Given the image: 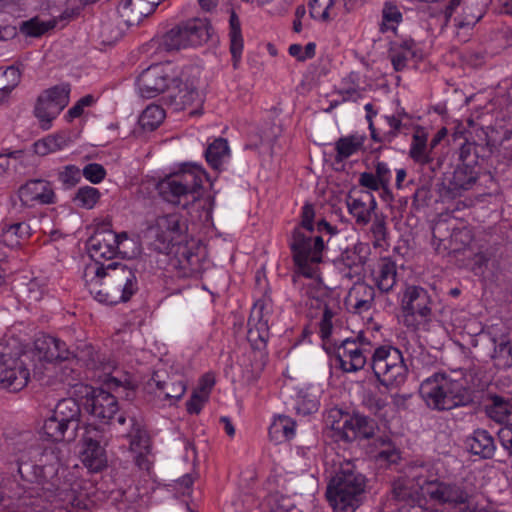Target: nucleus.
<instances>
[{"mask_svg": "<svg viewBox=\"0 0 512 512\" xmlns=\"http://www.w3.org/2000/svg\"><path fill=\"white\" fill-rule=\"evenodd\" d=\"M83 278L90 294L110 305L130 300L139 289L137 270L120 262L87 265Z\"/></svg>", "mask_w": 512, "mask_h": 512, "instance_id": "nucleus-1", "label": "nucleus"}, {"mask_svg": "<svg viewBox=\"0 0 512 512\" xmlns=\"http://www.w3.org/2000/svg\"><path fill=\"white\" fill-rule=\"evenodd\" d=\"M419 393L429 408L438 411L467 406L473 402V390L461 373H435L421 383Z\"/></svg>", "mask_w": 512, "mask_h": 512, "instance_id": "nucleus-2", "label": "nucleus"}, {"mask_svg": "<svg viewBox=\"0 0 512 512\" xmlns=\"http://www.w3.org/2000/svg\"><path fill=\"white\" fill-rule=\"evenodd\" d=\"M366 479L356 471L354 464L346 462L327 486L326 497L330 505L341 512H354L360 505Z\"/></svg>", "mask_w": 512, "mask_h": 512, "instance_id": "nucleus-3", "label": "nucleus"}, {"mask_svg": "<svg viewBox=\"0 0 512 512\" xmlns=\"http://www.w3.org/2000/svg\"><path fill=\"white\" fill-rule=\"evenodd\" d=\"M202 174L196 166L172 173L157 183L158 193L166 202L187 208L200 197Z\"/></svg>", "mask_w": 512, "mask_h": 512, "instance_id": "nucleus-4", "label": "nucleus"}, {"mask_svg": "<svg viewBox=\"0 0 512 512\" xmlns=\"http://www.w3.org/2000/svg\"><path fill=\"white\" fill-rule=\"evenodd\" d=\"M17 340L0 341V387L11 392L22 390L29 381L30 371Z\"/></svg>", "mask_w": 512, "mask_h": 512, "instance_id": "nucleus-5", "label": "nucleus"}, {"mask_svg": "<svg viewBox=\"0 0 512 512\" xmlns=\"http://www.w3.org/2000/svg\"><path fill=\"white\" fill-rule=\"evenodd\" d=\"M296 271L306 278H314L322 262L324 241L321 236L313 237L301 228L295 227L288 240Z\"/></svg>", "mask_w": 512, "mask_h": 512, "instance_id": "nucleus-6", "label": "nucleus"}, {"mask_svg": "<svg viewBox=\"0 0 512 512\" xmlns=\"http://www.w3.org/2000/svg\"><path fill=\"white\" fill-rule=\"evenodd\" d=\"M81 408L74 398L61 399L43 425L44 434L52 441H73L80 427Z\"/></svg>", "mask_w": 512, "mask_h": 512, "instance_id": "nucleus-7", "label": "nucleus"}, {"mask_svg": "<svg viewBox=\"0 0 512 512\" xmlns=\"http://www.w3.org/2000/svg\"><path fill=\"white\" fill-rule=\"evenodd\" d=\"M421 489L430 501L459 512L469 507L475 499L474 488L464 481L426 480Z\"/></svg>", "mask_w": 512, "mask_h": 512, "instance_id": "nucleus-8", "label": "nucleus"}, {"mask_svg": "<svg viewBox=\"0 0 512 512\" xmlns=\"http://www.w3.org/2000/svg\"><path fill=\"white\" fill-rule=\"evenodd\" d=\"M212 33L207 19L194 18L169 30L162 38L161 45L166 51H178L206 43Z\"/></svg>", "mask_w": 512, "mask_h": 512, "instance_id": "nucleus-9", "label": "nucleus"}, {"mask_svg": "<svg viewBox=\"0 0 512 512\" xmlns=\"http://www.w3.org/2000/svg\"><path fill=\"white\" fill-rule=\"evenodd\" d=\"M371 367L379 382L384 386L403 383L407 375L401 351L390 345L379 346L371 358Z\"/></svg>", "mask_w": 512, "mask_h": 512, "instance_id": "nucleus-10", "label": "nucleus"}, {"mask_svg": "<svg viewBox=\"0 0 512 512\" xmlns=\"http://www.w3.org/2000/svg\"><path fill=\"white\" fill-rule=\"evenodd\" d=\"M70 85L61 84L47 89L38 97L35 115L45 130L51 127V122L69 103Z\"/></svg>", "mask_w": 512, "mask_h": 512, "instance_id": "nucleus-11", "label": "nucleus"}, {"mask_svg": "<svg viewBox=\"0 0 512 512\" xmlns=\"http://www.w3.org/2000/svg\"><path fill=\"white\" fill-rule=\"evenodd\" d=\"M83 464L92 472H99L107 465V456L102 443L105 441L104 432L96 426L87 425L83 434Z\"/></svg>", "mask_w": 512, "mask_h": 512, "instance_id": "nucleus-12", "label": "nucleus"}, {"mask_svg": "<svg viewBox=\"0 0 512 512\" xmlns=\"http://www.w3.org/2000/svg\"><path fill=\"white\" fill-rule=\"evenodd\" d=\"M122 435L130 440V449L139 454L148 453L151 439L141 417L130 412H122L116 418Z\"/></svg>", "mask_w": 512, "mask_h": 512, "instance_id": "nucleus-13", "label": "nucleus"}, {"mask_svg": "<svg viewBox=\"0 0 512 512\" xmlns=\"http://www.w3.org/2000/svg\"><path fill=\"white\" fill-rule=\"evenodd\" d=\"M477 179V168L458 164L452 173L444 174L439 184V194L447 199L456 198L471 189Z\"/></svg>", "mask_w": 512, "mask_h": 512, "instance_id": "nucleus-14", "label": "nucleus"}, {"mask_svg": "<svg viewBox=\"0 0 512 512\" xmlns=\"http://www.w3.org/2000/svg\"><path fill=\"white\" fill-rule=\"evenodd\" d=\"M127 234H117L111 230H97L88 240V251L91 258L99 264L101 259H112L117 253L120 244L127 240Z\"/></svg>", "mask_w": 512, "mask_h": 512, "instance_id": "nucleus-15", "label": "nucleus"}, {"mask_svg": "<svg viewBox=\"0 0 512 512\" xmlns=\"http://www.w3.org/2000/svg\"><path fill=\"white\" fill-rule=\"evenodd\" d=\"M171 80L167 68L156 64L145 69L139 75L137 84L142 97L154 98L161 93L166 94Z\"/></svg>", "mask_w": 512, "mask_h": 512, "instance_id": "nucleus-16", "label": "nucleus"}, {"mask_svg": "<svg viewBox=\"0 0 512 512\" xmlns=\"http://www.w3.org/2000/svg\"><path fill=\"white\" fill-rule=\"evenodd\" d=\"M493 342L496 344L492 356L494 365L499 369L512 367V346L510 344L512 331L505 322H497L489 331Z\"/></svg>", "mask_w": 512, "mask_h": 512, "instance_id": "nucleus-17", "label": "nucleus"}, {"mask_svg": "<svg viewBox=\"0 0 512 512\" xmlns=\"http://www.w3.org/2000/svg\"><path fill=\"white\" fill-rule=\"evenodd\" d=\"M76 365L74 359L53 363L45 368L41 381L53 388L59 385L75 386L80 380V371Z\"/></svg>", "mask_w": 512, "mask_h": 512, "instance_id": "nucleus-18", "label": "nucleus"}, {"mask_svg": "<svg viewBox=\"0 0 512 512\" xmlns=\"http://www.w3.org/2000/svg\"><path fill=\"white\" fill-rule=\"evenodd\" d=\"M361 1L362 0H310L308 3L310 17L321 22H329L342 13L351 12Z\"/></svg>", "mask_w": 512, "mask_h": 512, "instance_id": "nucleus-19", "label": "nucleus"}, {"mask_svg": "<svg viewBox=\"0 0 512 512\" xmlns=\"http://www.w3.org/2000/svg\"><path fill=\"white\" fill-rule=\"evenodd\" d=\"M86 407L94 417L105 423L116 421L115 415L119 410L116 397L102 388L93 389L91 397L87 399Z\"/></svg>", "mask_w": 512, "mask_h": 512, "instance_id": "nucleus-20", "label": "nucleus"}, {"mask_svg": "<svg viewBox=\"0 0 512 512\" xmlns=\"http://www.w3.org/2000/svg\"><path fill=\"white\" fill-rule=\"evenodd\" d=\"M431 299L428 292L419 286H409L406 288L401 307L405 317L426 318L431 312Z\"/></svg>", "mask_w": 512, "mask_h": 512, "instance_id": "nucleus-21", "label": "nucleus"}, {"mask_svg": "<svg viewBox=\"0 0 512 512\" xmlns=\"http://www.w3.org/2000/svg\"><path fill=\"white\" fill-rule=\"evenodd\" d=\"M44 490L48 501L59 502L68 512L86 506L84 494L78 492L72 484L64 482L61 486H56L54 483H48Z\"/></svg>", "mask_w": 512, "mask_h": 512, "instance_id": "nucleus-22", "label": "nucleus"}, {"mask_svg": "<svg viewBox=\"0 0 512 512\" xmlns=\"http://www.w3.org/2000/svg\"><path fill=\"white\" fill-rule=\"evenodd\" d=\"M198 90L192 83H184L180 79L172 78L163 100L175 110H183L198 99Z\"/></svg>", "mask_w": 512, "mask_h": 512, "instance_id": "nucleus-23", "label": "nucleus"}, {"mask_svg": "<svg viewBox=\"0 0 512 512\" xmlns=\"http://www.w3.org/2000/svg\"><path fill=\"white\" fill-rule=\"evenodd\" d=\"M35 347L44 360L50 364L58 361L74 359V351H70L67 344L59 338L44 335L36 339Z\"/></svg>", "mask_w": 512, "mask_h": 512, "instance_id": "nucleus-24", "label": "nucleus"}, {"mask_svg": "<svg viewBox=\"0 0 512 512\" xmlns=\"http://www.w3.org/2000/svg\"><path fill=\"white\" fill-rule=\"evenodd\" d=\"M346 202L349 213L355 218L358 225L364 226L371 221V214L377 207V202L371 192L360 191L358 195L350 193Z\"/></svg>", "mask_w": 512, "mask_h": 512, "instance_id": "nucleus-25", "label": "nucleus"}, {"mask_svg": "<svg viewBox=\"0 0 512 512\" xmlns=\"http://www.w3.org/2000/svg\"><path fill=\"white\" fill-rule=\"evenodd\" d=\"M19 197L25 204H52L55 200V193L50 182L34 179L20 187Z\"/></svg>", "mask_w": 512, "mask_h": 512, "instance_id": "nucleus-26", "label": "nucleus"}, {"mask_svg": "<svg viewBox=\"0 0 512 512\" xmlns=\"http://www.w3.org/2000/svg\"><path fill=\"white\" fill-rule=\"evenodd\" d=\"M151 229L155 232L156 239L168 246L185 231L186 226L181 215L171 213L157 217Z\"/></svg>", "mask_w": 512, "mask_h": 512, "instance_id": "nucleus-27", "label": "nucleus"}, {"mask_svg": "<svg viewBox=\"0 0 512 512\" xmlns=\"http://www.w3.org/2000/svg\"><path fill=\"white\" fill-rule=\"evenodd\" d=\"M155 8L149 0H122L117 10L127 26H134L149 16Z\"/></svg>", "mask_w": 512, "mask_h": 512, "instance_id": "nucleus-28", "label": "nucleus"}, {"mask_svg": "<svg viewBox=\"0 0 512 512\" xmlns=\"http://www.w3.org/2000/svg\"><path fill=\"white\" fill-rule=\"evenodd\" d=\"M151 381L160 391L159 395H163L167 400L177 401L186 391V384L180 375L169 376L165 371H156L152 375Z\"/></svg>", "mask_w": 512, "mask_h": 512, "instance_id": "nucleus-29", "label": "nucleus"}, {"mask_svg": "<svg viewBox=\"0 0 512 512\" xmlns=\"http://www.w3.org/2000/svg\"><path fill=\"white\" fill-rule=\"evenodd\" d=\"M340 307L335 301H325L317 297L306 299L302 315L308 320H331L339 316Z\"/></svg>", "mask_w": 512, "mask_h": 512, "instance_id": "nucleus-30", "label": "nucleus"}, {"mask_svg": "<svg viewBox=\"0 0 512 512\" xmlns=\"http://www.w3.org/2000/svg\"><path fill=\"white\" fill-rule=\"evenodd\" d=\"M374 288L365 282L357 281L349 290L345 304L348 308L353 309L355 313L366 311L370 308L374 299Z\"/></svg>", "mask_w": 512, "mask_h": 512, "instance_id": "nucleus-31", "label": "nucleus"}, {"mask_svg": "<svg viewBox=\"0 0 512 512\" xmlns=\"http://www.w3.org/2000/svg\"><path fill=\"white\" fill-rule=\"evenodd\" d=\"M484 411L487 417L496 423H506L512 416V397L489 394L484 404Z\"/></svg>", "mask_w": 512, "mask_h": 512, "instance_id": "nucleus-32", "label": "nucleus"}, {"mask_svg": "<svg viewBox=\"0 0 512 512\" xmlns=\"http://www.w3.org/2000/svg\"><path fill=\"white\" fill-rule=\"evenodd\" d=\"M388 57L391 60L395 71H402L406 68L409 60L420 57L419 50L413 40L393 42L388 50Z\"/></svg>", "mask_w": 512, "mask_h": 512, "instance_id": "nucleus-33", "label": "nucleus"}, {"mask_svg": "<svg viewBox=\"0 0 512 512\" xmlns=\"http://www.w3.org/2000/svg\"><path fill=\"white\" fill-rule=\"evenodd\" d=\"M371 248L369 244L358 242L351 248L345 249L341 254V261L355 275L360 276L364 271V266L369 260Z\"/></svg>", "mask_w": 512, "mask_h": 512, "instance_id": "nucleus-34", "label": "nucleus"}, {"mask_svg": "<svg viewBox=\"0 0 512 512\" xmlns=\"http://www.w3.org/2000/svg\"><path fill=\"white\" fill-rule=\"evenodd\" d=\"M471 453L483 459H490L495 452L493 437L484 429H477L466 441Z\"/></svg>", "mask_w": 512, "mask_h": 512, "instance_id": "nucleus-35", "label": "nucleus"}, {"mask_svg": "<svg viewBox=\"0 0 512 512\" xmlns=\"http://www.w3.org/2000/svg\"><path fill=\"white\" fill-rule=\"evenodd\" d=\"M396 263L390 258H382L378 264L377 270L373 272L374 282L377 288L388 293L396 283Z\"/></svg>", "mask_w": 512, "mask_h": 512, "instance_id": "nucleus-36", "label": "nucleus"}, {"mask_svg": "<svg viewBox=\"0 0 512 512\" xmlns=\"http://www.w3.org/2000/svg\"><path fill=\"white\" fill-rule=\"evenodd\" d=\"M31 228L25 222H4L0 234L1 242L10 248L20 245L22 240L30 236Z\"/></svg>", "mask_w": 512, "mask_h": 512, "instance_id": "nucleus-37", "label": "nucleus"}, {"mask_svg": "<svg viewBox=\"0 0 512 512\" xmlns=\"http://www.w3.org/2000/svg\"><path fill=\"white\" fill-rule=\"evenodd\" d=\"M205 158L210 167L221 171L230 159V149L226 139H215L205 151Z\"/></svg>", "mask_w": 512, "mask_h": 512, "instance_id": "nucleus-38", "label": "nucleus"}, {"mask_svg": "<svg viewBox=\"0 0 512 512\" xmlns=\"http://www.w3.org/2000/svg\"><path fill=\"white\" fill-rule=\"evenodd\" d=\"M177 262L184 277H192L202 269L201 257L187 246L179 247Z\"/></svg>", "mask_w": 512, "mask_h": 512, "instance_id": "nucleus-39", "label": "nucleus"}, {"mask_svg": "<svg viewBox=\"0 0 512 512\" xmlns=\"http://www.w3.org/2000/svg\"><path fill=\"white\" fill-rule=\"evenodd\" d=\"M335 359L344 372H356L364 368L367 358L363 350L336 351Z\"/></svg>", "mask_w": 512, "mask_h": 512, "instance_id": "nucleus-40", "label": "nucleus"}, {"mask_svg": "<svg viewBox=\"0 0 512 512\" xmlns=\"http://www.w3.org/2000/svg\"><path fill=\"white\" fill-rule=\"evenodd\" d=\"M229 25H230V52L232 54L233 59V66L234 68L237 67V64L239 63L242 55L243 50V38L241 34V24L240 20L235 13V11H231L230 19H229Z\"/></svg>", "mask_w": 512, "mask_h": 512, "instance_id": "nucleus-41", "label": "nucleus"}, {"mask_svg": "<svg viewBox=\"0 0 512 512\" xmlns=\"http://www.w3.org/2000/svg\"><path fill=\"white\" fill-rule=\"evenodd\" d=\"M354 416L355 414L342 413L339 410L333 412L329 416L333 418L331 423L332 430H334L344 441L350 442L355 440V432H353L351 427L354 425Z\"/></svg>", "mask_w": 512, "mask_h": 512, "instance_id": "nucleus-42", "label": "nucleus"}, {"mask_svg": "<svg viewBox=\"0 0 512 512\" xmlns=\"http://www.w3.org/2000/svg\"><path fill=\"white\" fill-rule=\"evenodd\" d=\"M296 422L288 416H278L269 428V435L275 441L289 440L295 435Z\"/></svg>", "mask_w": 512, "mask_h": 512, "instance_id": "nucleus-43", "label": "nucleus"}, {"mask_svg": "<svg viewBox=\"0 0 512 512\" xmlns=\"http://www.w3.org/2000/svg\"><path fill=\"white\" fill-rule=\"evenodd\" d=\"M268 338V322H248L247 340L253 349H263Z\"/></svg>", "mask_w": 512, "mask_h": 512, "instance_id": "nucleus-44", "label": "nucleus"}, {"mask_svg": "<svg viewBox=\"0 0 512 512\" xmlns=\"http://www.w3.org/2000/svg\"><path fill=\"white\" fill-rule=\"evenodd\" d=\"M165 111L158 105H149L139 117V124L144 130H155L164 120Z\"/></svg>", "mask_w": 512, "mask_h": 512, "instance_id": "nucleus-45", "label": "nucleus"}, {"mask_svg": "<svg viewBox=\"0 0 512 512\" xmlns=\"http://www.w3.org/2000/svg\"><path fill=\"white\" fill-rule=\"evenodd\" d=\"M402 21V14L396 5L386 2L382 9V20L379 30L382 33L395 32L398 24Z\"/></svg>", "mask_w": 512, "mask_h": 512, "instance_id": "nucleus-46", "label": "nucleus"}, {"mask_svg": "<svg viewBox=\"0 0 512 512\" xmlns=\"http://www.w3.org/2000/svg\"><path fill=\"white\" fill-rule=\"evenodd\" d=\"M362 142L355 136L341 137L335 143V160L341 162L360 150Z\"/></svg>", "mask_w": 512, "mask_h": 512, "instance_id": "nucleus-47", "label": "nucleus"}, {"mask_svg": "<svg viewBox=\"0 0 512 512\" xmlns=\"http://www.w3.org/2000/svg\"><path fill=\"white\" fill-rule=\"evenodd\" d=\"M429 154L427 150V133L421 127H417L413 134L412 143L409 150V156L419 163L425 160V155Z\"/></svg>", "mask_w": 512, "mask_h": 512, "instance_id": "nucleus-48", "label": "nucleus"}, {"mask_svg": "<svg viewBox=\"0 0 512 512\" xmlns=\"http://www.w3.org/2000/svg\"><path fill=\"white\" fill-rule=\"evenodd\" d=\"M414 481L408 477H399L391 484V493L397 501H407L415 494Z\"/></svg>", "mask_w": 512, "mask_h": 512, "instance_id": "nucleus-49", "label": "nucleus"}, {"mask_svg": "<svg viewBox=\"0 0 512 512\" xmlns=\"http://www.w3.org/2000/svg\"><path fill=\"white\" fill-rule=\"evenodd\" d=\"M100 191L92 186L80 187L73 198L74 203L84 209H92L99 201Z\"/></svg>", "mask_w": 512, "mask_h": 512, "instance_id": "nucleus-50", "label": "nucleus"}, {"mask_svg": "<svg viewBox=\"0 0 512 512\" xmlns=\"http://www.w3.org/2000/svg\"><path fill=\"white\" fill-rule=\"evenodd\" d=\"M74 361L76 364L82 362L88 368L95 369L97 368L99 356L91 344L83 343L77 346V350L74 352Z\"/></svg>", "mask_w": 512, "mask_h": 512, "instance_id": "nucleus-51", "label": "nucleus"}, {"mask_svg": "<svg viewBox=\"0 0 512 512\" xmlns=\"http://www.w3.org/2000/svg\"><path fill=\"white\" fill-rule=\"evenodd\" d=\"M370 231L373 236L374 247L383 248L388 246V230L385 217L383 215H375Z\"/></svg>", "mask_w": 512, "mask_h": 512, "instance_id": "nucleus-52", "label": "nucleus"}, {"mask_svg": "<svg viewBox=\"0 0 512 512\" xmlns=\"http://www.w3.org/2000/svg\"><path fill=\"white\" fill-rule=\"evenodd\" d=\"M54 27V23L40 21L37 17L22 21L19 30L22 34L30 37H39Z\"/></svg>", "mask_w": 512, "mask_h": 512, "instance_id": "nucleus-53", "label": "nucleus"}, {"mask_svg": "<svg viewBox=\"0 0 512 512\" xmlns=\"http://www.w3.org/2000/svg\"><path fill=\"white\" fill-rule=\"evenodd\" d=\"M483 17V9L477 8L476 11L473 10V5L469 6L467 5L465 7L464 15L459 18L455 17L453 19L454 26L457 29H467L470 30L474 27V25L480 21V19Z\"/></svg>", "mask_w": 512, "mask_h": 512, "instance_id": "nucleus-54", "label": "nucleus"}, {"mask_svg": "<svg viewBox=\"0 0 512 512\" xmlns=\"http://www.w3.org/2000/svg\"><path fill=\"white\" fill-rule=\"evenodd\" d=\"M21 73L18 68L9 66L0 68V89H4L9 94L20 83Z\"/></svg>", "mask_w": 512, "mask_h": 512, "instance_id": "nucleus-55", "label": "nucleus"}, {"mask_svg": "<svg viewBox=\"0 0 512 512\" xmlns=\"http://www.w3.org/2000/svg\"><path fill=\"white\" fill-rule=\"evenodd\" d=\"M315 328H319V335L324 345L329 343L337 346L341 337H339L340 326H335L333 322H318L315 323Z\"/></svg>", "mask_w": 512, "mask_h": 512, "instance_id": "nucleus-56", "label": "nucleus"}, {"mask_svg": "<svg viewBox=\"0 0 512 512\" xmlns=\"http://www.w3.org/2000/svg\"><path fill=\"white\" fill-rule=\"evenodd\" d=\"M46 290V282L44 279L34 278L31 279L22 289V294L27 297L29 301H39Z\"/></svg>", "mask_w": 512, "mask_h": 512, "instance_id": "nucleus-57", "label": "nucleus"}, {"mask_svg": "<svg viewBox=\"0 0 512 512\" xmlns=\"http://www.w3.org/2000/svg\"><path fill=\"white\" fill-rule=\"evenodd\" d=\"M354 425L358 426V438L370 439L374 437L377 428L374 420L360 414H355Z\"/></svg>", "mask_w": 512, "mask_h": 512, "instance_id": "nucleus-58", "label": "nucleus"}, {"mask_svg": "<svg viewBox=\"0 0 512 512\" xmlns=\"http://www.w3.org/2000/svg\"><path fill=\"white\" fill-rule=\"evenodd\" d=\"M383 449L380 450L376 457L377 462L380 464L390 465L395 464L400 460V452L389 441L382 440Z\"/></svg>", "mask_w": 512, "mask_h": 512, "instance_id": "nucleus-59", "label": "nucleus"}, {"mask_svg": "<svg viewBox=\"0 0 512 512\" xmlns=\"http://www.w3.org/2000/svg\"><path fill=\"white\" fill-rule=\"evenodd\" d=\"M81 179V172L75 165H67L58 173V180L65 188L75 186Z\"/></svg>", "mask_w": 512, "mask_h": 512, "instance_id": "nucleus-60", "label": "nucleus"}, {"mask_svg": "<svg viewBox=\"0 0 512 512\" xmlns=\"http://www.w3.org/2000/svg\"><path fill=\"white\" fill-rule=\"evenodd\" d=\"M446 160V154L442 151H429V154L425 155V160L420 161L418 164L421 166H427L433 175L441 170Z\"/></svg>", "mask_w": 512, "mask_h": 512, "instance_id": "nucleus-61", "label": "nucleus"}, {"mask_svg": "<svg viewBox=\"0 0 512 512\" xmlns=\"http://www.w3.org/2000/svg\"><path fill=\"white\" fill-rule=\"evenodd\" d=\"M352 78L353 74H350L348 77L344 78L342 81V86L338 91V93L342 96L343 101H356L360 97L358 85L354 83Z\"/></svg>", "mask_w": 512, "mask_h": 512, "instance_id": "nucleus-62", "label": "nucleus"}, {"mask_svg": "<svg viewBox=\"0 0 512 512\" xmlns=\"http://www.w3.org/2000/svg\"><path fill=\"white\" fill-rule=\"evenodd\" d=\"M96 102L93 95L88 94L80 98L68 111L66 118L71 121L75 118L80 117L84 113L86 107H91Z\"/></svg>", "mask_w": 512, "mask_h": 512, "instance_id": "nucleus-63", "label": "nucleus"}, {"mask_svg": "<svg viewBox=\"0 0 512 512\" xmlns=\"http://www.w3.org/2000/svg\"><path fill=\"white\" fill-rule=\"evenodd\" d=\"M83 176L93 184H98L106 176L105 168L98 163L87 164L82 171Z\"/></svg>", "mask_w": 512, "mask_h": 512, "instance_id": "nucleus-64", "label": "nucleus"}]
</instances>
